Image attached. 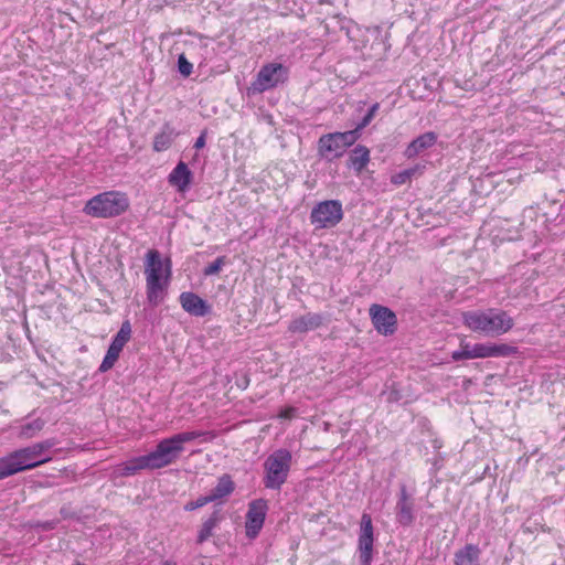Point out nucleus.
I'll return each mask as SVG.
<instances>
[{
	"mask_svg": "<svg viewBox=\"0 0 565 565\" xmlns=\"http://www.w3.org/2000/svg\"><path fill=\"white\" fill-rule=\"evenodd\" d=\"M242 385H244L243 387L245 388L248 385V381L242 382Z\"/></svg>",
	"mask_w": 565,
	"mask_h": 565,
	"instance_id": "38",
	"label": "nucleus"
},
{
	"mask_svg": "<svg viewBox=\"0 0 565 565\" xmlns=\"http://www.w3.org/2000/svg\"><path fill=\"white\" fill-rule=\"evenodd\" d=\"M193 177V172L189 169L188 164L183 161H179L169 173L168 182L179 193H185L191 188Z\"/></svg>",
	"mask_w": 565,
	"mask_h": 565,
	"instance_id": "16",
	"label": "nucleus"
},
{
	"mask_svg": "<svg viewBox=\"0 0 565 565\" xmlns=\"http://www.w3.org/2000/svg\"><path fill=\"white\" fill-rule=\"evenodd\" d=\"M131 324L128 320L124 321L118 330V332L114 335L111 340V345L122 350L124 347L129 342L131 338Z\"/></svg>",
	"mask_w": 565,
	"mask_h": 565,
	"instance_id": "24",
	"label": "nucleus"
},
{
	"mask_svg": "<svg viewBox=\"0 0 565 565\" xmlns=\"http://www.w3.org/2000/svg\"><path fill=\"white\" fill-rule=\"evenodd\" d=\"M146 294L149 305L157 307L166 296L171 277L170 260L167 259L166 267L157 249L147 253L146 266Z\"/></svg>",
	"mask_w": 565,
	"mask_h": 565,
	"instance_id": "3",
	"label": "nucleus"
},
{
	"mask_svg": "<svg viewBox=\"0 0 565 565\" xmlns=\"http://www.w3.org/2000/svg\"><path fill=\"white\" fill-rule=\"evenodd\" d=\"M292 467V454L287 448L270 452L263 462L262 482L265 489L280 491L287 482Z\"/></svg>",
	"mask_w": 565,
	"mask_h": 565,
	"instance_id": "4",
	"label": "nucleus"
},
{
	"mask_svg": "<svg viewBox=\"0 0 565 565\" xmlns=\"http://www.w3.org/2000/svg\"><path fill=\"white\" fill-rule=\"evenodd\" d=\"M395 519L396 522L404 527L411 526L416 519L415 499L413 494L407 491L405 484L399 487L395 504Z\"/></svg>",
	"mask_w": 565,
	"mask_h": 565,
	"instance_id": "13",
	"label": "nucleus"
},
{
	"mask_svg": "<svg viewBox=\"0 0 565 565\" xmlns=\"http://www.w3.org/2000/svg\"><path fill=\"white\" fill-rule=\"evenodd\" d=\"M462 322L469 330L491 337L505 334L514 326L513 318L497 308L466 311L462 313Z\"/></svg>",
	"mask_w": 565,
	"mask_h": 565,
	"instance_id": "2",
	"label": "nucleus"
},
{
	"mask_svg": "<svg viewBox=\"0 0 565 565\" xmlns=\"http://www.w3.org/2000/svg\"><path fill=\"white\" fill-rule=\"evenodd\" d=\"M356 140L358 134L352 130L326 134L318 140V152L324 160L332 161L342 157Z\"/></svg>",
	"mask_w": 565,
	"mask_h": 565,
	"instance_id": "7",
	"label": "nucleus"
},
{
	"mask_svg": "<svg viewBox=\"0 0 565 565\" xmlns=\"http://www.w3.org/2000/svg\"><path fill=\"white\" fill-rule=\"evenodd\" d=\"M7 477H8L7 472L2 468H0V480L4 479Z\"/></svg>",
	"mask_w": 565,
	"mask_h": 565,
	"instance_id": "37",
	"label": "nucleus"
},
{
	"mask_svg": "<svg viewBox=\"0 0 565 565\" xmlns=\"http://www.w3.org/2000/svg\"><path fill=\"white\" fill-rule=\"evenodd\" d=\"M44 426V419L33 418L20 425L18 436L22 439H31L38 436Z\"/></svg>",
	"mask_w": 565,
	"mask_h": 565,
	"instance_id": "23",
	"label": "nucleus"
},
{
	"mask_svg": "<svg viewBox=\"0 0 565 565\" xmlns=\"http://www.w3.org/2000/svg\"><path fill=\"white\" fill-rule=\"evenodd\" d=\"M380 109V104L379 103H375L373 104L369 110L366 111V114L363 116V118L361 119V121L356 125V127L352 130V131H356L358 134V139L360 138L361 136V130L364 129L366 126H369L371 124V121L374 119L375 115L377 114Z\"/></svg>",
	"mask_w": 565,
	"mask_h": 565,
	"instance_id": "29",
	"label": "nucleus"
},
{
	"mask_svg": "<svg viewBox=\"0 0 565 565\" xmlns=\"http://www.w3.org/2000/svg\"><path fill=\"white\" fill-rule=\"evenodd\" d=\"M206 142V134L202 132L194 142V148L196 150L202 149L205 146Z\"/></svg>",
	"mask_w": 565,
	"mask_h": 565,
	"instance_id": "35",
	"label": "nucleus"
},
{
	"mask_svg": "<svg viewBox=\"0 0 565 565\" xmlns=\"http://www.w3.org/2000/svg\"><path fill=\"white\" fill-rule=\"evenodd\" d=\"M289 77V68L281 63H267L260 67L250 84L253 93H264L285 84Z\"/></svg>",
	"mask_w": 565,
	"mask_h": 565,
	"instance_id": "8",
	"label": "nucleus"
},
{
	"mask_svg": "<svg viewBox=\"0 0 565 565\" xmlns=\"http://www.w3.org/2000/svg\"><path fill=\"white\" fill-rule=\"evenodd\" d=\"M374 532L372 519L364 513L361 518L358 551L361 565H371L373 558Z\"/></svg>",
	"mask_w": 565,
	"mask_h": 565,
	"instance_id": "11",
	"label": "nucleus"
},
{
	"mask_svg": "<svg viewBox=\"0 0 565 565\" xmlns=\"http://www.w3.org/2000/svg\"><path fill=\"white\" fill-rule=\"evenodd\" d=\"M160 565H178V563L173 559H164L160 563Z\"/></svg>",
	"mask_w": 565,
	"mask_h": 565,
	"instance_id": "36",
	"label": "nucleus"
},
{
	"mask_svg": "<svg viewBox=\"0 0 565 565\" xmlns=\"http://www.w3.org/2000/svg\"><path fill=\"white\" fill-rule=\"evenodd\" d=\"M217 521H218V518H217L216 512L213 513L207 520L204 521V523L201 526V530L199 531V535H198L199 543L205 542L212 535Z\"/></svg>",
	"mask_w": 565,
	"mask_h": 565,
	"instance_id": "28",
	"label": "nucleus"
},
{
	"mask_svg": "<svg viewBox=\"0 0 565 565\" xmlns=\"http://www.w3.org/2000/svg\"><path fill=\"white\" fill-rule=\"evenodd\" d=\"M423 168L424 167H420V166H414L412 168L399 171L391 177V182L397 186L403 185L406 182H408L417 173H422Z\"/></svg>",
	"mask_w": 565,
	"mask_h": 565,
	"instance_id": "26",
	"label": "nucleus"
},
{
	"mask_svg": "<svg viewBox=\"0 0 565 565\" xmlns=\"http://www.w3.org/2000/svg\"><path fill=\"white\" fill-rule=\"evenodd\" d=\"M178 71L183 77L190 76L193 72V65L184 54H180L178 57Z\"/></svg>",
	"mask_w": 565,
	"mask_h": 565,
	"instance_id": "32",
	"label": "nucleus"
},
{
	"mask_svg": "<svg viewBox=\"0 0 565 565\" xmlns=\"http://www.w3.org/2000/svg\"><path fill=\"white\" fill-rule=\"evenodd\" d=\"M168 130H162L157 134L153 139V150L161 152L167 150L173 141V131L167 127Z\"/></svg>",
	"mask_w": 565,
	"mask_h": 565,
	"instance_id": "25",
	"label": "nucleus"
},
{
	"mask_svg": "<svg viewBox=\"0 0 565 565\" xmlns=\"http://www.w3.org/2000/svg\"><path fill=\"white\" fill-rule=\"evenodd\" d=\"M437 141V136L429 131L418 136L405 149V157L411 159L418 156L424 150L433 147Z\"/></svg>",
	"mask_w": 565,
	"mask_h": 565,
	"instance_id": "19",
	"label": "nucleus"
},
{
	"mask_svg": "<svg viewBox=\"0 0 565 565\" xmlns=\"http://www.w3.org/2000/svg\"><path fill=\"white\" fill-rule=\"evenodd\" d=\"M370 162V150L363 146H355L349 158V166L356 172H362Z\"/></svg>",
	"mask_w": 565,
	"mask_h": 565,
	"instance_id": "22",
	"label": "nucleus"
},
{
	"mask_svg": "<svg viewBox=\"0 0 565 565\" xmlns=\"http://www.w3.org/2000/svg\"><path fill=\"white\" fill-rule=\"evenodd\" d=\"M343 218L342 204L338 200H326L317 203L310 213V222L316 228H330Z\"/></svg>",
	"mask_w": 565,
	"mask_h": 565,
	"instance_id": "9",
	"label": "nucleus"
},
{
	"mask_svg": "<svg viewBox=\"0 0 565 565\" xmlns=\"http://www.w3.org/2000/svg\"><path fill=\"white\" fill-rule=\"evenodd\" d=\"M57 445L54 438L34 443L30 446L17 449L0 458V468L8 477L21 471L34 469L52 460L49 451Z\"/></svg>",
	"mask_w": 565,
	"mask_h": 565,
	"instance_id": "1",
	"label": "nucleus"
},
{
	"mask_svg": "<svg viewBox=\"0 0 565 565\" xmlns=\"http://www.w3.org/2000/svg\"><path fill=\"white\" fill-rule=\"evenodd\" d=\"M129 209V199L120 191H106L89 199L83 212L95 218H111Z\"/></svg>",
	"mask_w": 565,
	"mask_h": 565,
	"instance_id": "5",
	"label": "nucleus"
},
{
	"mask_svg": "<svg viewBox=\"0 0 565 565\" xmlns=\"http://www.w3.org/2000/svg\"><path fill=\"white\" fill-rule=\"evenodd\" d=\"M370 317L374 329L383 335H391L396 331L397 317L390 308L374 303L370 307Z\"/></svg>",
	"mask_w": 565,
	"mask_h": 565,
	"instance_id": "12",
	"label": "nucleus"
},
{
	"mask_svg": "<svg viewBox=\"0 0 565 565\" xmlns=\"http://www.w3.org/2000/svg\"><path fill=\"white\" fill-rule=\"evenodd\" d=\"M324 323V317L317 312H307L299 317H294L289 324L288 331L292 334L307 333L319 329Z\"/></svg>",
	"mask_w": 565,
	"mask_h": 565,
	"instance_id": "15",
	"label": "nucleus"
},
{
	"mask_svg": "<svg viewBox=\"0 0 565 565\" xmlns=\"http://www.w3.org/2000/svg\"><path fill=\"white\" fill-rule=\"evenodd\" d=\"M121 351L122 350L110 344L99 365V371L103 373L109 371L117 362Z\"/></svg>",
	"mask_w": 565,
	"mask_h": 565,
	"instance_id": "27",
	"label": "nucleus"
},
{
	"mask_svg": "<svg viewBox=\"0 0 565 565\" xmlns=\"http://www.w3.org/2000/svg\"><path fill=\"white\" fill-rule=\"evenodd\" d=\"M298 415V409L294 406H287L279 411L277 417L285 420H290Z\"/></svg>",
	"mask_w": 565,
	"mask_h": 565,
	"instance_id": "34",
	"label": "nucleus"
},
{
	"mask_svg": "<svg viewBox=\"0 0 565 565\" xmlns=\"http://www.w3.org/2000/svg\"><path fill=\"white\" fill-rule=\"evenodd\" d=\"M470 354H472V344L462 342L460 349L452 352L451 358L454 361L475 359Z\"/></svg>",
	"mask_w": 565,
	"mask_h": 565,
	"instance_id": "30",
	"label": "nucleus"
},
{
	"mask_svg": "<svg viewBox=\"0 0 565 565\" xmlns=\"http://www.w3.org/2000/svg\"><path fill=\"white\" fill-rule=\"evenodd\" d=\"M235 489V483L230 475H223L217 479L216 486L207 494L212 502L222 501L227 498Z\"/></svg>",
	"mask_w": 565,
	"mask_h": 565,
	"instance_id": "20",
	"label": "nucleus"
},
{
	"mask_svg": "<svg viewBox=\"0 0 565 565\" xmlns=\"http://www.w3.org/2000/svg\"><path fill=\"white\" fill-rule=\"evenodd\" d=\"M242 385H244L243 387L245 388L248 385V381L242 382Z\"/></svg>",
	"mask_w": 565,
	"mask_h": 565,
	"instance_id": "39",
	"label": "nucleus"
},
{
	"mask_svg": "<svg viewBox=\"0 0 565 565\" xmlns=\"http://www.w3.org/2000/svg\"><path fill=\"white\" fill-rule=\"evenodd\" d=\"M225 264V256L217 257L214 262L210 263L203 270L205 276H213L220 273Z\"/></svg>",
	"mask_w": 565,
	"mask_h": 565,
	"instance_id": "31",
	"label": "nucleus"
},
{
	"mask_svg": "<svg viewBox=\"0 0 565 565\" xmlns=\"http://www.w3.org/2000/svg\"><path fill=\"white\" fill-rule=\"evenodd\" d=\"M480 548L473 544H467L455 553V565H479Z\"/></svg>",
	"mask_w": 565,
	"mask_h": 565,
	"instance_id": "21",
	"label": "nucleus"
},
{
	"mask_svg": "<svg viewBox=\"0 0 565 565\" xmlns=\"http://www.w3.org/2000/svg\"><path fill=\"white\" fill-rule=\"evenodd\" d=\"M211 498L206 495H201L196 500H193V501H190L185 504L184 509L186 511H193V510H196L199 508H202L204 505H206L207 503H211Z\"/></svg>",
	"mask_w": 565,
	"mask_h": 565,
	"instance_id": "33",
	"label": "nucleus"
},
{
	"mask_svg": "<svg viewBox=\"0 0 565 565\" xmlns=\"http://www.w3.org/2000/svg\"><path fill=\"white\" fill-rule=\"evenodd\" d=\"M179 301L182 309L191 316L204 317L211 312V306L192 291L181 292Z\"/></svg>",
	"mask_w": 565,
	"mask_h": 565,
	"instance_id": "17",
	"label": "nucleus"
},
{
	"mask_svg": "<svg viewBox=\"0 0 565 565\" xmlns=\"http://www.w3.org/2000/svg\"><path fill=\"white\" fill-rule=\"evenodd\" d=\"M268 502L265 499H255L248 503L245 520V533L249 540L256 539L266 520Z\"/></svg>",
	"mask_w": 565,
	"mask_h": 565,
	"instance_id": "10",
	"label": "nucleus"
},
{
	"mask_svg": "<svg viewBox=\"0 0 565 565\" xmlns=\"http://www.w3.org/2000/svg\"><path fill=\"white\" fill-rule=\"evenodd\" d=\"M206 431L192 430L174 434L161 439L152 450L160 469L174 463L184 451V444L206 436Z\"/></svg>",
	"mask_w": 565,
	"mask_h": 565,
	"instance_id": "6",
	"label": "nucleus"
},
{
	"mask_svg": "<svg viewBox=\"0 0 565 565\" xmlns=\"http://www.w3.org/2000/svg\"><path fill=\"white\" fill-rule=\"evenodd\" d=\"M160 469L152 451L147 455L134 457L119 466L120 475L132 476L140 470Z\"/></svg>",
	"mask_w": 565,
	"mask_h": 565,
	"instance_id": "18",
	"label": "nucleus"
},
{
	"mask_svg": "<svg viewBox=\"0 0 565 565\" xmlns=\"http://www.w3.org/2000/svg\"><path fill=\"white\" fill-rule=\"evenodd\" d=\"M518 348L505 343H476L472 344L475 359L507 358L516 354Z\"/></svg>",
	"mask_w": 565,
	"mask_h": 565,
	"instance_id": "14",
	"label": "nucleus"
}]
</instances>
